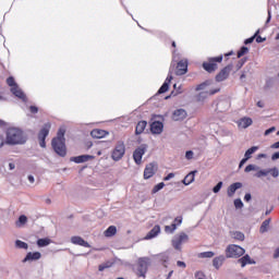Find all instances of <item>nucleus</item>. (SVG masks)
<instances>
[{
	"mask_svg": "<svg viewBox=\"0 0 279 279\" xmlns=\"http://www.w3.org/2000/svg\"><path fill=\"white\" fill-rule=\"evenodd\" d=\"M7 145H25L27 143V137L23 133V130L19 128H9L7 130Z\"/></svg>",
	"mask_w": 279,
	"mask_h": 279,
	"instance_id": "obj_1",
	"label": "nucleus"
},
{
	"mask_svg": "<svg viewBox=\"0 0 279 279\" xmlns=\"http://www.w3.org/2000/svg\"><path fill=\"white\" fill-rule=\"evenodd\" d=\"M226 258H241L245 254V248L236 245L229 244L225 251Z\"/></svg>",
	"mask_w": 279,
	"mask_h": 279,
	"instance_id": "obj_2",
	"label": "nucleus"
},
{
	"mask_svg": "<svg viewBox=\"0 0 279 279\" xmlns=\"http://www.w3.org/2000/svg\"><path fill=\"white\" fill-rule=\"evenodd\" d=\"M217 62H223V56L209 58L208 61L203 62V69L207 71V73H215L218 68Z\"/></svg>",
	"mask_w": 279,
	"mask_h": 279,
	"instance_id": "obj_3",
	"label": "nucleus"
},
{
	"mask_svg": "<svg viewBox=\"0 0 279 279\" xmlns=\"http://www.w3.org/2000/svg\"><path fill=\"white\" fill-rule=\"evenodd\" d=\"M123 156H125V143L118 142L111 153V158L114 162H119Z\"/></svg>",
	"mask_w": 279,
	"mask_h": 279,
	"instance_id": "obj_4",
	"label": "nucleus"
},
{
	"mask_svg": "<svg viewBox=\"0 0 279 279\" xmlns=\"http://www.w3.org/2000/svg\"><path fill=\"white\" fill-rule=\"evenodd\" d=\"M149 257H141L137 260V276L140 278H145V275L147 274V269H149Z\"/></svg>",
	"mask_w": 279,
	"mask_h": 279,
	"instance_id": "obj_5",
	"label": "nucleus"
},
{
	"mask_svg": "<svg viewBox=\"0 0 279 279\" xmlns=\"http://www.w3.org/2000/svg\"><path fill=\"white\" fill-rule=\"evenodd\" d=\"M50 130H51V123L48 122L44 124V126L38 133L39 145L43 148L47 147V143L45 141L47 140V136H49Z\"/></svg>",
	"mask_w": 279,
	"mask_h": 279,
	"instance_id": "obj_6",
	"label": "nucleus"
},
{
	"mask_svg": "<svg viewBox=\"0 0 279 279\" xmlns=\"http://www.w3.org/2000/svg\"><path fill=\"white\" fill-rule=\"evenodd\" d=\"M51 145L57 156H60V158L66 157V142L51 141Z\"/></svg>",
	"mask_w": 279,
	"mask_h": 279,
	"instance_id": "obj_7",
	"label": "nucleus"
},
{
	"mask_svg": "<svg viewBox=\"0 0 279 279\" xmlns=\"http://www.w3.org/2000/svg\"><path fill=\"white\" fill-rule=\"evenodd\" d=\"M182 243H189V234L184 232L174 235V238L172 239V246L174 247V250H178L179 252L180 250H182Z\"/></svg>",
	"mask_w": 279,
	"mask_h": 279,
	"instance_id": "obj_8",
	"label": "nucleus"
},
{
	"mask_svg": "<svg viewBox=\"0 0 279 279\" xmlns=\"http://www.w3.org/2000/svg\"><path fill=\"white\" fill-rule=\"evenodd\" d=\"M146 153H147V145L142 144L140 147H137L133 151L134 162L137 163V165H141V162H143V156H145Z\"/></svg>",
	"mask_w": 279,
	"mask_h": 279,
	"instance_id": "obj_9",
	"label": "nucleus"
},
{
	"mask_svg": "<svg viewBox=\"0 0 279 279\" xmlns=\"http://www.w3.org/2000/svg\"><path fill=\"white\" fill-rule=\"evenodd\" d=\"M232 68V64H228L222 70H220V72L216 75V82H226V80L230 77Z\"/></svg>",
	"mask_w": 279,
	"mask_h": 279,
	"instance_id": "obj_10",
	"label": "nucleus"
},
{
	"mask_svg": "<svg viewBox=\"0 0 279 279\" xmlns=\"http://www.w3.org/2000/svg\"><path fill=\"white\" fill-rule=\"evenodd\" d=\"M156 171H158V165L156 162L148 163L144 169V180H149L156 175Z\"/></svg>",
	"mask_w": 279,
	"mask_h": 279,
	"instance_id": "obj_11",
	"label": "nucleus"
},
{
	"mask_svg": "<svg viewBox=\"0 0 279 279\" xmlns=\"http://www.w3.org/2000/svg\"><path fill=\"white\" fill-rule=\"evenodd\" d=\"M272 175V178H278L279 175V170L278 168H271V169H264V170H259L258 172H256V178H263V177H267V175Z\"/></svg>",
	"mask_w": 279,
	"mask_h": 279,
	"instance_id": "obj_12",
	"label": "nucleus"
},
{
	"mask_svg": "<svg viewBox=\"0 0 279 279\" xmlns=\"http://www.w3.org/2000/svg\"><path fill=\"white\" fill-rule=\"evenodd\" d=\"M219 90H221V88L210 89L209 92H201L198 95H196L195 99L198 102L206 101L209 95H217Z\"/></svg>",
	"mask_w": 279,
	"mask_h": 279,
	"instance_id": "obj_13",
	"label": "nucleus"
},
{
	"mask_svg": "<svg viewBox=\"0 0 279 279\" xmlns=\"http://www.w3.org/2000/svg\"><path fill=\"white\" fill-rule=\"evenodd\" d=\"M88 160H95V156H93V155H81V156L70 158V161L75 162L76 165H82V162H88Z\"/></svg>",
	"mask_w": 279,
	"mask_h": 279,
	"instance_id": "obj_14",
	"label": "nucleus"
},
{
	"mask_svg": "<svg viewBox=\"0 0 279 279\" xmlns=\"http://www.w3.org/2000/svg\"><path fill=\"white\" fill-rule=\"evenodd\" d=\"M189 71V61L181 60L177 63V75H186Z\"/></svg>",
	"mask_w": 279,
	"mask_h": 279,
	"instance_id": "obj_15",
	"label": "nucleus"
},
{
	"mask_svg": "<svg viewBox=\"0 0 279 279\" xmlns=\"http://www.w3.org/2000/svg\"><path fill=\"white\" fill-rule=\"evenodd\" d=\"M162 130H165V124L160 121H154L150 124L151 134H162Z\"/></svg>",
	"mask_w": 279,
	"mask_h": 279,
	"instance_id": "obj_16",
	"label": "nucleus"
},
{
	"mask_svg": "<svg viewBox=\"0 0 279 279\" xmlns=\"http://www.w3.org/2000/svg\"><path fill=\"white\" fill-rule=\"evenodd\" d=\"M239 189H243V183L241 182L232 183L227 190L228 197H233V195L236 193V191H239Z\"/></svg>",
	"mask_w": 279,
	"mask_h": 279,
	"instance_id": "obj_17",
	"label": "nucleus"
},
{
	"mask_svg": "<svg viewBox=\"0 0 279 279\" xmlns=\"http://www.w3.org/2000/svg\"><path fill=\"white\" fill-rule=\"evenodd\" d=\"M43 254L40 252H29L26 254L25 258L22 260V263H29L32 260H40Z\"/></svg>",
	"mask_w": 279,
	"mask_h": 279,
	"instance_id": "obj_18",
	"label": "nucleus"
},
{
	"mask_svg": "<svg viewBox=\"0 0 279 279\" xmlns=\"http://www.w3.org/2000/svg\"><path fill=\"white\" fill-rule=\"evenodd\" d=\"M171 80H173V76L171 75V73H169L166 81L163 82L161 87L158 89V92H157L158 95H162V94L167 93V90H169V84H171Z\"/></svg>",
	"mask_w": 279,
	"mask_h": 279,
	"instance_id": "obj_19",
	"label": "nucleus"
},
{
	"mask_svg": "<svg viewBox=\"0 0 279 279\" xmlns=\"http://www.w3.org/2000/svg\"><path fill=\"white\" fill-rule=\"evenodd\" d=\"M195 175H197V170H193L190 173L185 175V178L182 180V183L185 186H189V184H193L195 182Z\"/></svg>",
	"mask_w": 279,
	"mask_h": 279,
	"instance_id": "obj_20",
	"label": "nucleus"
},
{
	"mask_svg": "<svg viewBox=\"0 0 279 279\" xmlns=\"http://www.w3.org/2000/svg\"><path fill=\"white\" fill-rule=\"evenodd\" d=\"M71 243H73V245H81V247H90V244H88L86 240H83L82 236L77 235L71 238Z\"/></svg>",
	"mask_w": 279,
	"mask_h": 279,
	"instance_id": "obj_21",
	"label": "nucleus"
},
{
	"mask_svg": "<svg viewBox=\"0 0 279 279\" xmlns=\"http://www.w3.org/2000/svg\"><path fill=\"white\" fill-rule=\"evenodd\" d=\"M173 121H184L186 119V110L177 109L172 114Z\"/></svg>",
	"mask_w": 279,
	"mask_h": 279,
	"instance_id": "obj_22",
	"label": "nucleus"
},
{
	"mask_svg": "<svg viewBox=\"0 0 279 279\" xmlns=\"http://www.w3.org/2000/svg\"><path fill=\"white\" fill-rule=\"evenodd\" d=\"M238 263L241 265V267H245L246 265H256V262L252 259L248 254L239 258Z\"/></svg>",
	"mask_w": 279,
	"mask_h": 279,
	"instance_id": "obj_23",
	"label": "nucleus"
},
{
	"mask_svg": "<svg viewBox=\"0 0 279 279\" xmlns=\"http://www.w3.org/2000/svg\"><path fill=\"white\" fill-rule=\"evenodd\" d=\"M11 93L19 99H22V101H27V96H25V93L19 86L12 87Z\"/></svg>",
	"mask_w": 279,
	"mask_h": 279,
	"instance_id": "obj_24",
	"label": "nucleus"
},
{
	"mask_svg": "<svg viewBox=\"0 0 279 279\" xmlns=\"http://www.w3.org/2000/svg\"><path fill=\"white\" fill-rule=\"evenodd\" d=\"M158 234H160V226L157 225L155 226L145 236L146 241H149L151 239H156V236H158Z\"/></svg>",
	"mask_w": 279,
	"mask_h": 279,
	"instance_id": "obj_25",
	"label": "nucleus"
},
{
	"mask_svg": "<svg viewBox=\"0 0 279 279\" xmlns=\"http://www.w3.org/2000/svg\"><path fill=\"white\" fill-rule=\"evenodd\" d=\"M90 136L93 138H105V136H108V132L101 129H94L90 132Z\"/></svg>",
	"mask_w": 279,
	"mask_h": 279,
	"instance_id": "obj_26",
	"label": "nucleus"
},
{
	"mask_svg": "<svg viewBox=\"0 0 279 279\" xmlns=\"http://www.w3.org/2000/svg\"><path fill=\"white\" fill-rule=\"evenodd\" d=\"M223 263H226V256L223 255L217 256L213 259V265L215 269H221Z\"/></svg>",
	"mask_w": 279,
	"mask_h": 279,
	"instance_id": "obj_27",
	"label": "nucleus"
},
{
	"mask_svg": "<svg viewBox=\"0 0 279 279\" xmlns=\"http://www.w3.org/2000/svg\"><path fill=\"white\" fill-rule=\"evenodd\" d=\"M146 128H147V121H145V120L140 121L135 126L136 136L143 134V132H145Z\"/></svg>",
	"mask_w": 279,
	"mask_h": 279,
	"instance_id": "obj_28",
	"label": "nucleus"
},
{
	"mask_svg": "<svg viewBox=\"0 0 279 279\" xmlns=\"http://www.w3.org/2000/svg\"><path fill=\"white\" fill-rule=\"evenodd\" d=\"M64 134H66V130L59 129L58 133H57V136L53 137L52 141L66 143V138H64Z\"/></svg>",
	"mask_w": 279,
	"mask_h": 279,
	"instance_id": "obj_29",
	"label": "nucleus"
},
{
	"mask_svg": "<svg viewBox=\"0 0 279 279\" xmlns=\"http://www.w3.org/2000/svg\"><path fill=\"white\" fill-rule=\"evenodd\" d=\"M252 123V118H242L239 122V128H243V130H246V128H250Z\"/></svg>",
	"mask_w": 279,
	"mask_h": 279,
	"instance_id": "obj_30",
	"label": "nucleus"
},
{
	"mask_svg": "<svg viewBox=\"0 0 279 279\" xmlns=\"http://www.w3.org/2000/svg\"><path fill=\"white\" fill-rule=\"evenodd\" d=\"M271 223V219L268 218L266 220L263 221L260 228H259V232L262 234H265V232H268L269 231V225Z\"/></svg>",
	"mask_w": 279,
	"mask_h": 279,
	"instance_id": "obj_31",
	"label": "nucleus"
},
{
	"mask_svg": "<svg viewBox=\"0 0 279 279\" xmlns=\"http://www.w3.org/2000/svg\"><path fill=\"white\" fill-rule=\"evenodd\" d=\"M232 239L235 241H245V234L241 231H233L231 233Z\"/></svg>",
	"mask_w": 279,
	"mask_h": 279,
	"instance_id": "obj_32",
	"label": "nucleus"
},
{
	"mask_svg": "<svg viewBox=\"0 0 279 279\" xmlns=\"http://www.w3.org/2000/svg\"><path fill=\"white\" fill-rule=\"evenodd\" d=\"M256 151H258V146H252L245 151L244 158L250 160V158H252V155L256 154Z\"/></svg>",
	"mask_w": 279,
	"mask_h": 279,
	"instance_id": "obj_33",
	"label": "nucleus"
},
{
	"mask_svg": "<svg viewBox=\"0 0 279 279\" xmlns=\"http://www.w3.org/2000/svg\"><path fill=\"white\" fill-rule=\"evenodd\" d=\"M50 244H51V240L49 238L37 240L38 247H47V245H50Z\"/></svg>",
	"mask_w": 279,
	"mask_h": 279,
	"instance_id": "obj_34",
	"label": "nucleus"
},
{
	"mask_svg": "<svg viewBox=\"0 0 279 279\" xmlns=\"http://www.w3.org/2000/svg\"><path fill=\"white\" fill-rule=\"evenodd\" d=\"M210 84H213V81H205L201 84H198L195 88L196 92H199V90H206V88H208V86H210Z\"/></svg>",
	"mask_w": 279,
	"mask_h": 279,
	"instance_id": "obj_35",
	"label": "nucleus"
},
{
	"mask_svg": "<svg viewBox=\"0 0 279 279\" xmlns=\"http://www.w3.org/2000/svg\"><path fill=\"white\" fill-rule=\"evenodd\" d=\"M25 223H27V216L25 215H21L17 219V221L15 222V226L17 228H22V226H25Z\"/></svg>",
	"mask_w": 279,
	"mask_h": 279,
	"instance_id": "obj_36",
	"label": "nucleus"
},
{
	"mask_svg": "<svg viewBox=\"0 0 279 279\" xmlns=\"http://www.w3.org/2000/svg\"><path fill=\"white\" fill-rule=\"evenodd\" d=\"M117 234V227L110 226L108 229L105 231V236H114Z\"/></svg>",
	"mask_w": 279,
	"mask_h": 279,
	"instance_id": "obj_37",
	"label": "nucleus"
},
{
	"mask_svg": "<svg viewBox=\"0 0 279 279\" xmlns=\"http://www.w3.org/2000/svg\"><path fill=\"white\" fill-rule=\"evenodd\" d=\"M15 247L19 250H28L29 245L26 242H23L21 240L15 241Z\"/></svg>",
	"mask_w": 279,
	"mask_h": 279,
	"instance_id": "obj_38",
	"label": "nucleus"
},
{
	"mask_svg": "<svg viewBox=\"0 0 279 279\" xmlns=\"http://www.w3.org/2000/svg\"><path fill=\"white\" fill-rule=\"evenodd\" d=\"M158 256L163 262V267H167V263H169V252L161 253Z\"/></svg>",
	"mask_w": 279,
	"mask_h": 279,
	"instance_id": "obj_39",
	"label": "nucleus"
},
{
	"mask_svg": "<svg viewBox=\"0 0 279 279\" xmlns=\"http://www.w3.org/2000/svg\"><path fill=\"white\" fill-rule=\"evenodd\" d=\"M246 53H250V48L242 46L238 51V58H243Z\"/></svg>",
	"mask_w": 279,
	"mask_h": 279,
	"instance_id": "obj_40",
	"label": "nucleus"
},
{
	"mask_svg": "<svg viewBox=\"0 0 279 279\" xmlns=\"http://www.w3.org/2000/svg\"><path fill=\"white\" fill-rule=\"evenodd\" d=\"M162 189H165V182L158 183L151 190L153 195H155V193H158V191H162Z\"/></svg>",
	"mask_w": 279,
	"mask_h": 279,
	"instance_id": "obj_41",
	"label": "nucleus"
},
{
	"mask_svg": "<svg viewBox=\"0 0 279 279\" xmlns=\"http://www.w3.org/2000/svg\"><path fill=\"white\" fill-rule=\"evenodd\" d=\"M198 256L199 258H213V256H215V252L213 251L203 252Z\"/></svg>",
	"mask_w": 279,
	"mask_h": 279,
	"instance_id": "obj_42",
	"label": "nucleus"
},
{
	"mask_svg": "<svg viewBox=\"0 0 279 279\" xmlns=\"http://www.w3.org/2000/svg\"><path fill=\"white\" fill-rule=\"evenodd\" d=\"M7 84L8 86H10L11 88H15V86H19V84H16V81H14V76H9L7 78Z\"/></svg>",
	"mask_w": 279,
	"mask_h": 279,
	"instance_id": "obj_43",
	"label": "nucleus"
},
{
	"mask_svg": "<svg viewBox=\"0 0 279 279\" xmlns=\"http://www.w3.org/2000/svg\"><path fill=\"white\" fill-rule=\"evenodd\" d=\"M259 34H260V29L256 31L254 36L244 40V45H252V43H254V39L256 38V36H258Z\"/></svg>",
	"mask_w": 279,
	"mask_h": 279,
	"instance_id": "obj_44",
	"label": "nucleus"
},
{
	"mask_svg": "<svg viewBox=\"0 0 279 279\" xmlns=\"http://www.w3.org/2000/svg\"><path fill=\"white\" fill-rule=\"evenodd\" d=\"M245 62H247V57L240 59L235 65L236 70L240 71V69H243V65L245 64Z\"/></svg>",
	"mask_w": 279,
	"mask_h": 279,
	"instance_id": "obj_45",
	"label": "nucleus"
},
{
	"mask_svg": "<svg viewBox=\"0 0 279 279\" xmlns=\"http://www.w3.org/2000/svg\"><path fill=\"white\" fill-rule=\"evenodd\" d=\"M223 186V182L219 181L213 189V193H219L221 191V187Z\"/></svg>",
	"mask_w": 279,
	"mask_h": 279,
	"instance_id": "obj_46",
	"label": "nucleus"
},
{
	"mask_svg": "<svg viewBox=\"0 0 279 279\" xmlns=\"http://www.w3.org/2000/svg\"><path fill=\"white\" fill-rule=\"evenodd\" d=\"M245 173H250V171H256V166L255 165H248L244 169Z\"/></svg>",
	"mask_w": 279,
	"mask_h": 279,
	"instance_id": "obj_47",
	"label": "nucleus"
},
{
	"mask_svg": "<svg viewBox=\"0 0 279 279\" xmlns=\"http://www.w3.org/2000/svg\"><path fill=\"white\" fill-rule=\"evenodd\" d=\"M234 207L235 208H243V201H241V198H236L234 201Z\"/></svg>",
	"mask_w": 279,
	"mask_h": 279,
	"instance_id": "obj_48",
	"label": "nucleus"
},
{
	"mask_svg": "<svg viewBox=\"0 0 279 279\" xmlns=\"http://www.w3.org/2000/svg\"><path fill=\"white\" fill-rule=\"evenodd\" d=\"M193 156H194L193 150H187V151L185 153V158H186V160H193Z\"/></svg>",
	"mask_w": 279,
	"mask_h": 279,
	"instance_id": "obj_49",
	"label": "nucleus"
},
{
	"mask_svg": "<svg viewBox=\"0 0 279 279\" xmlns=\"http://www.w3.org/2000/svg\"><path fill=\"white\" fill-rule=\"evenodd\" d=\"M175 178V173L170 172L167 177L163 178L165 182H169V180H173Z\"/></svg>",
	"mask_w": 279,
	"mask_h": 279,
	"instance_id": "obj_50",
	"label": "nucleus"
},
{
	"mask_svg": "<svg viewBox=\"0 0 279 279\" xmlns=\"http://www.w3.org/2000/svg\"><path fill=\"white\" fill-rule=\"evenodd\" d=\"M272 132H276V126H271L270 129H267L265 131V136H269V134H271Z\"/></svg>",
	"mask_w": 279,
	"mask_h": 279,
	"instance_id": "obj_51",
	"label": "nucleus"
},
{
	"mask_svg": "<svg viewBox=\"0 0 279 279\" xmlns=\"http://www.w3.org/2000/svg\"><path fill=\"white\" fill-rule=\"evenodd\" d=\"M29 111L32 112V114H38V107H36V106H31V107H29Z\"/></svg>",
	"mask_w": 279,
	"mask_h": 279,
	"instance_id": "obj_52",
	"label": "nucleus"
},
{
	"mask_svg": "<svg viewBox=\"0 0 279 279\" xmlns=\"http://www.w3.org/2000/svg\"><path fill=\"white\" fill-rule=\"evenodd\" d=\"M173 229H171V226H166L165 227V232L167 233V234H173V232H175V231H172Z\"/></svg>",
	"mask_w": 279,
	"mask_h": 279,
	"instance_id": "obj_53",
	"label": "nucleus"
},
{
	"mask_svg": "<svg viewBox=\"0 0 279 279\" xmlns=\"http://www.w3.org/2000/svg\"><path fill=\"white\" fill-rule=\"evenodd\" d=\"M173 88H174V90H177V93L174 95H180L182 93V87L181 86L178 87V84H174Z\"/></svg>",
	"mask_w": 279,
	"mask_h": 279,
	"instance_id": "obj_54",
	"label": "nucleus"
},
{
	"mask_svg": "<svg viewBox=\"0 0 279 279\" xmlns=\"http://www.w3.org/2000/svg\"><path fill=\"white\" fill-rule=\"evenodd\" d=\"M108 267H110V265L101 264V265H99L98 270L104 271V269H108Z\"/></svg>",
	"mask_w": 279,
	"mask_h": 279,
	"instance_id": "obj_55",
	"label": "nucleus"
},
{
	"mask_svg": "<svg viewBox=\"0 0 279 279\" xmlns=\"http://www.w3.org/2000/svg\"><path fill=\"white\" fill-rule=\"evenodd\" d=\"M177 265H178L179 267H182L183 269H186V263H184V262H182V260H178V262H177Z\"/></svg>",
	"mask_w": 279,
	"mask_h": 279,
	"instance_id": "obj_56",
	"label": "nucleus"
},
{
	"mask_svg": "<svg viewBox=\"0 0 279 279\" xmlns=\"http://www.w3.org/2000/svg\"><path fill=\"white\" fill-rule=\"evenodd\" d=\"M174 223H177V226H182V217L179 216L174 219Z\"/></svg>",
	"mask_w": 279,
	"mask_h": 279,
	"instance_id": "obj_57",
	"label": "nucleus"
},
{
	"mask_svg": "<svg viewBox=\"0 0 279 279\" xmlns=\"http://www.w3.org/2000/svg\"><path fill=\"white\" fill-rule=\"evenodd\" d=\"M271 23V9H268V17L266 20V25Z\"/></svg>",
	"mask_w": 279,
	"mask_h": 279,
	"instance_id": "obj_58",
	"label": "nucleus"
},
{
	"mask_svg": "<svg viewBox=\"0 0 279 279\" xmlns=\"http://www.w3.org/2000/svg\"><path fill=\"white\" fill-rule=\"evenodd\" d=\"M251 201H252V194L246 193V194L244 195V202H251Z\"/></svg>",
	"mask_w": 279,
	"mask_h": 279,
	"instance_id": "obj_59",
	"label": "nucleus"
},
{
	"mask_svg": "<svg viewBox=\"0 0 279 279\" xmlns=\"http://www.w3.org/2000/svg\"><path fill=\"white\" fill-rule=\"evenodd\" d=\"M255 38H256V43H265V40H267L266 38H263L259 35H257Z\"/></svg>",
	"mask_w": 279,
	"mask_h": 279,
	"instance_id": "obj_60",
	"label": "nucleus"
},
{
	"mask_svg": "<svg viewBox=\"0 0 279 279\" xmlns=\"http://www.w3.org/2000/svg\"><path fill=\"white\" fill-rule=\"evenodd\" d=\"M247 160H250V159H246V157H244V158L240 161V163H239V169H241V168L243 167V165H245V162H247Z\"/></svg>",
	"mask_w": 279,
	"mask_h": 279,
	"instance_id": "obj_61",
	"label": "nucleus"
},
{
	"mask_svg": "<svg viewBox=\"0 0 279 279\" xmlns=\"http://www.w3.org/2000/svg\"><path fill=\"white\" fill-rule=\"evenodd\" d=\"M279 159V153H275L271 156V160H278Z\"/></svg>",
	"mask_w": 279,
	"mask_h": 279,
	"instance_id": "obj_62",
	"label": "nucleus"
},
{
	"mask_svg": "<svg viewBox=\"0 0 279 279\" xmlns=\"http://www.w3.org/2000/svg\"><path fill=\"white\" fill-rule=\"evenodd\" d=\"M274 258H279V247L276 248L274 253Z\"/></svg>",
	"mask_w": 279,
	"mask_h": 279,
	"instance_id": "obj_63",
	"label": "nucleus"
},
{
	"mask_svg": "<svg viewBox=\"0 0 279 279\" xmlns=\"http://www.w3.org/2000/svg\"><path fill=\"white\" fill-rule=\"evenodd\" d=\"M272 149H279V142L275 143L271 145Z\"/></svg>",
	"mask_w": 279,
	"mask_h": 279,
	"instance_id": "obj_64",
	"label": "nucleus"
}]
</instances>
